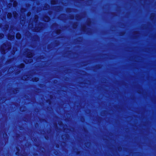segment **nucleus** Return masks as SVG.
<instances>
[{
    "label": "nucleus",
    "instance_id": "7ed1b4c3",
    "mask_svg": "<svg viewBox=\"0 0 156 156\" xmlns=\"http://www.w3.org/2000/svg\"><path fill=\"white\" fill-rule=\"evenodd\" d=\"M12 35H11L10 34H9L8 36V39L9 40H13L15 38V33L13 32Z\"/></svg>",
    "mask_w": 156,
    "mask_h": 156
},
{
    "label": "nucleus",
    "instance_id": "9b49d317",
    "mask_svg": "<svg viewBox=\"0 0 156 156\" xmlns=\"http://www.w3.org/2000/svg\"><path fill=\"white\" fill-rule=\"evenodd\" d=\"M8 18L10 19L12 17V14L11 13H8L7 15Z\"/></svg>",
    "mask_w": 156,
    "mask_h": 156
},
{
    "label": "nucleus",
    "instance_id": "b1692460",
    "mask_svg": "<svg viewBox=\"0 0 156 156\" xmlns=\"http://www.w3.org/2000/svg\"><path fill=\"white\" fill-rule=\"evenodd\" d=\"M10 6H11L12 5V3H9L8 4Z\"/></svg>",
    "mask_w": 156,
    "mask_h": 156
},
{
    "label": "nucleus",
    "instance_id": "c85d7f7f",
    "mask_svg": "<svg viewBox=\"0 0 156 156\" xmlns=\"http://www.w3.org/2000/svg\"><path fill=\"white\" fill-rule=\"evenodd\" d=\"M33 26V24H32V26Z\"/></svg>",
    "mask_w": 156,
    "mask_h": 156
},
{
    "label": "nucleus",
    "instance_id": "f257e3e1",
    "mask_svg": "<svg viewBox=\"0 0 156 156\" xmlns=\"http://www.w3.org/2000/svg\"><path fill=\"white\" fill-rule=\"evenodd\" d=\"M11 43L9 42H5L1 46L0 50L2 54H4L5 53V50H9L11 48Z\"/></svg>",
    "mask_w": 156,
    "mask_h": 156
},
{
    "label": "nucleus",
    "instance_id": "bb28decb",
    "mask_svg": "<svg viewBox=\"0 0 156 156\" xmlns=\"http://www.w3.org/2000/svg\"><path fill=\"white\" fill-rule=\"evenodd\" d=\"M78 16V15H76V17H77V16Z\"/></svg>",
    "mask_w": 156,
    "mask_h": 156
},
{
    "label": "nucleus",
    "instance_id": "f03ea898",
    "mask_svg": "<svg viewBox=\"0 0 156 156\" xmlns=\"http://www.w3.org/2000/svg\"><path fill=\"white\" fill-rule=\"evenodd\" d=\"M25 51L24 53L27 55V57L29 58V59L28 60L26 59L24 62L26 64L31 63L33 62V59L31 58L33 56V54L31 51L28 49H25Z\"/></svg>",
    "mask_w": 156,
    "mask_h": 156
},
{
    "label": "nucleus",
    "instance_id": "2eb2a0df",
    "mask_svg": "<svg viewBox=\"0 0 156 156\" xmlns=\"http://www.w3.org/2000/svg\"><path fill=\"white\" fill-rule=\"evenodd\" d=\"M20 11L22 12H25L26 11V9L24 8H21Z\"/></svg>",
    "mask_w": 156,
    "mask_h": 156
},
{
    "label": "nucleus",
    "instance_id": "6ab92c4d",
    "mask_svg": "<svg viewBox=\"0 0 156 156\" xmlns=\"http://www.w3.org/2000/svg\"><path fill=\"white\" fill-rule=\"evenodd\" d=\"M31 14V13L30 12H28L27 14V16H30Z\"/></svg>",
    "mask_w": 156,
    "mask_h": 156
},
{
    "label": "nucleus",
    "instance_id": "1a4fd4ad",
    "mask_svg": "<svg viewBox=\"0 0 156 156\" xmlns=\"http://www.w3.org/2000/svg\"><path fill=\"white\" fill-rule=\"evenodd\" d=\"M38 19V16L37 15H35L34 16V21L35 23H37Z\"/></svg>",
    "mask_w": 156,
    "mask_h": 156
},
{
    "label": "nucleus",
    "instance_id": "4468645a",
    "mask_svg": "<svg viewBox=\"0 0 156 156\" xmlns=\"http://www.w3.org/2000/svg\"><path fill=\"white\" fill-rule=\"evenodd\" d=\"M24 65L23 63H21L19 66V67L22 68L24 67Z\"/></svg>",
    "mask_w": 156,
    "mask_h": 156
},
{
    "label": "nucleus",
    "instance_id": "aec40b11",
    "mask_svg": "<svg viewBox=\"0 0 156 156\" xmlns=\"http://www.w3.org/2000/svg\"><path fill=\"white\" fill-rule=\"evenodd\" d=\"M85 26H83L82 28V30L83 31H85Z\"/></svg>",
    "mask_w": 156,
    "mask_h": 156
},
{
    "label": "nucleus",
    "instance_id": "5701e85b",
    "mask_svg": "<svg viewBox=\"0 0 156 156\" xmlns=\"http://www.w3.org/2000/svg\"><path fill=\"white\" fill-rule=\"evenodd\" d=\"M74 18V17L73 16H71L70 17V19H73Z\"/></svg>",
    "mask_w": 156,
    "mask_h": 156
},
{
    "label": "nucleus",
    "instance_id": "412c9836",
    "mask_svg": "<svg viewBox=\"0 0 156 156\" xmlns=\"http://www.w3.org/2000/svg\"><path fill=\"white\" fill-rule=\"evenodd\" d=\"M9 27V26L8 25H6L5 26V28L6 30H7L8 29Z\"/></svg>",
    "mask_w": 156,
    "mask_h": 156
},
{
    "label": "nucleus",
    "instance_id": "ddd939ff",
    "mask_svg": "<svg viewBox=\"0 0 156 156\" xmlns=\"http://www.w3.org/2000/svg\"><path fill=\"white\" fill-rule=\"evenodd\" d=\"M17 5V3L16 1H14L13 2V6L16 7Z\"/></svg>",
    "mask_w": 156,
    "mask_h": 156
},
{
    "label": "nucleus",
    "instance_id": "f8f14e48",
    "mask_svg": "<svg viewBox=\"0 0 156 156\" xmlns=\"http://www.w3.org/2000/svg\"><path fill=\"white\" fill-rule=\"evenodd\" d=\"M41 28H37L36 27L35 29V31L36 32H38L40 31L41 30Z\"/></svg>",
    "mask_w": 156,
    "mask_h": 156
},
{
    "label": "nucleus",
    "instance_id": "423d86ee",
    "mask_svg": "<svg viewBox=\"0 0 156 156\" xmlns=\"http://www.w3.org/2000/svg\"><path fill=\"white\" fill-rule=\"evenodd\" d=\"M49 7L50 6L48 5V4H45L44 5V10H46L49 9Z\"/></svg>",
    "mask_w": 156,
    "mask_h": 156
},
{
    "label": "nucleus",
    "instance_id": "393cba45",
    "mask_svg": "<svg viewBox=\"0 0 156 156\" xmlns=\"http://www.w3.org/2000/svg\"><path fill=\"white\" fill-rule=\"evenodd\" d=\"M14 0H10V1L11 2H13Z\"/></svg>",
    "mask_w": 156,
    "mask_h": 156
},
{
    "label": "nucleus",
    "instance_id": "4be33fe9",
    "mask_svg": "<svg viewBox=\"0 0 156 156\" xmlns=\"http://www.w3.org/2000/svg\"><path fill=\"white\" fill-rule=\"evenodd\" d=\"M22 107H21L20 108V111H22V112H23V111H25V110H24V109L23 110H22Z\"/></svg>",
    "mask_w": 156,
    "mask_h": 156
},
{
    "label": "nucleus",
    "instance_id": "a211bd4d",
    "mask_svg": "<svg viewBox=\"0 0 156 156\" xmlns=\"http://www.w3.org/2000/svg\"><path fill=\"white\" fill-rule=\"evenodd\" d=\"M60 32H61V30H57L56 32V33L57 34H60Z\"/></svg>",
    "mask_w": 156,
    "mask_h": 156
},
{
    "label": "nucleus",
    "instance_id": "a878e982",
    "mask_svg": "<svg viewBox=\"0 0 156 156\" xmlns=\"http://www.w3.org/2000/svg\"><path fill=\"white\" fill-rule=\"evenodd\" d=\"M18 152H16V155H18Z\"/></svg>",
    "mask_w": 156,
    "mask_h": 156
},
{
    "label": "nucleus",
    "instance_id": "6e6552de",
    "mask_svg": "<svg viewBox=\"0 0 156 156\" xmlns=\"http://www.w3.org/2000/svg\"><path fill=\"white\" fill-rule=\"evenodd\" d=\"M13 17L15 18H17L18 16V14L16 11H14L13 12Z\"/></svg>",
    "mask_w": 156,
    "mask_h": 156
},
{
    "label": "nucleus",
    "instance_id": "20e7f679",
    "mask_svg": "<svg viewBox=\"0 0 156 156\" xmlns=\"http://www.w3.org/2000/svg\"><path fill=\"white\" fill-rule=\"evenodd\" d=\"M43 20L45 22H48L50 20V18L47 16H44L43 17Z\"/></svg>",
    "mask_w": 156,
    "mask_h": 156
},
{
    "label": "nucleus",
    "instance_id": "39448f33",
    "mask_svg": "<svg viewBox=\"0 0 156 156\" xmlns=\"http://www.w3.org/2000/svg\"><path fill=\"white\" fill-rule=\"evenodd\" d=\"M29 76L28 75H24L23 76L22 78L23 80H29L28 78H29Z\"/></svg>",
    "mask_w": 156,
    "mask_h": 156
},
{
    "label": "nucleus",
    "instance_id": "f3484780",
    "mask_svg": "<svg viewBox=\"0 0 156 156\" xmlns=\"http://www.w3.org/2000/svg\"><path fill=\"white\" fill-rule=\"evenodd\" d=\"M4 35L2 34H0V39H2L4 37Z\"/></svg>",
    "mask_w": 156,
    "mask_h": 156
},
{
    "label": "nucleus",
    "instance_id": "9d476101",
    "mask_svg": "<svg viewBox=\"0 0 156 156\" xmlns=\"http://www.w3.org/2000/svg\"><path fill=\"white\" fill-rule=\"evenodd\" d=\"M39 80V79L37 77H34L32 79V80L34 82H37Z\"/></svg>",
    "mask_w": 156,
    "mask_h": 156
},
{
    "label": "nucleus",
    "instance_id": "dca6fc26",
    "mask_svg": "<svg viewBox=\"0 0 156 156\" xmlns=\"http://www.w3.org/2000/svg\"><path fill=\"white\" fill-rule=\"evenodd\" d=\"M56 3V1L52 0L51 1V4L52 5L55 4Z\"/></svg>",
    "mask_w": 156,
    "mask_h": 156
},
{
    "label": "nucleus",
    "instance_id": "cd10ccee",
    "mask_svg": "<svg viewBox=\"0 0 156 156\" xmlns=\"http://www.w3.org/2000/svg\"><path fill=\"white\" fill-rule=\"evenodd\" d=\"M24 19H25V16H24Z\"/></svg>",
    "mask_w": 156,
    "mask_h": 156
},
{
    "label": "nucleus",
    "instance_id": "0eeeda50",
    "mask_svg": "<svg viewBox=\"0 0 156 156\" xmlns=\"http://www.w3.org/2000/svg\"><path fill=\"white\" fill-rule=\"evenodd\" d=\"M21 35L19 33H17L16 35V37L17 39H20L21 38Z\"/></svg>",
    "mask_w": 156,
    "mask_h": 156
}]
</instances>
